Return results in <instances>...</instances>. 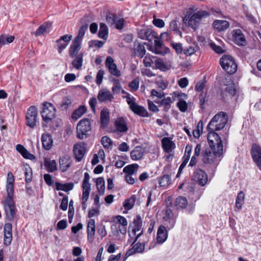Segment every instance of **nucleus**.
I'll return each mask as SVG.
<instances>
[{
	"instance_id": "nucleus-27",
	"label": "nucleus",
	"mask_w": 261,
	"mask_h": 261,
	"mask_svg": "<svg viewBox=\"0 0 261 261\" xmlns=\"http://www.w3.org/2000/svg\"><path fill=\"white\" fill-rule=\"evenodd\" d=\"M41 142L43 147L46 150L51 149L53 146V139L49 134H43L41 136Z\"/></svg>"
},
{
	"instance_id": "nucleus-19",
	"label": "nucleus",
	"mask_w": 261,
	"mask_h": 261,
	"mask_svg": "<svg viewBox=\"0 0 261 261\" xmlns=\"http://www.w3.org/2000/svg\"><path fill=\"white\" fill-rule=\"evenodd\" d=\"M4 243L6 246L10 245L12 240V225L10 223H6L4 226Z\"/></svg>"
},
{
	"instance_id": "nucleus-26",
	"label": "nucleus",
	"mask_w": 261,
	"mask_h": 261,
	"mask_svg": "<svg viewBox=\"0 0 261 261\" xmlns=\"http://www.w3.org/2000/svg\"><path fill=\"white\" fill-rule=\"evenodd\" d=\"M213 27L218 32H222L229 28V23L226 20H215L213 23Z\"/></svg>"
},
{
	"instance_id": "nucleus-57",
	"label": "nucleus",
	"mask_w": 261,
	"mask_h": 261,
	"mask_svg": "<svg viewBox=\"0 0 261 261\" xmlns=\"http://www.w3.org/2000/svg\"><path fill=\"white\" fill-rule=\"evenodd\" d=\"M68 198L67 196H64L62 199L61 203L60 204V208L64 211L67 210L68 208Z\"/></svg>"
},
{
	"instance_id": "nucleus-41",
	"label": "nucleus",
	"mask_w": 261,
	"mask_h": 261,
	"mask_svg": "<svg viewBox=\"0 0 261 261\" xmlns=\"http://www.w3.org/2000/svg\"><path fill=\"white\" fill-rule=\"evenodd\" d=\"M99 38L106 40L108 37V29L106 24L101 23L98 33Z\"/></svg>"
},
{
	"instance_id": "nucleus-8",
	"label": "nucleus",
	"mask_w": 261,
	"mask_h": 261,
	"mask_svg": "<svg viewBox=\"0 0 261 261\" xmlns=\"http://www.w3.org/2000/svg\"><path fill=\"white\" fill-rule=\"evenodd\" d=\"M91 130V122L89 118H83L77 123L76 127V137L83 140L89 136V132Z\"/></svg>"
},
{
	"instance_id": "nucleus-16",
	"label": "nucleus",
	"mask_w": 261,
	"mask_h": 261,
	"mask_svg": "<svg viewBox=\"0 0 261 261\" xmlns=\"http://www.w3.org/2000/svg\"><path fill=\"white\" fill-rule=\"evenodd\" d=\"M145 245L139 242L135 244L131 248L129 249L123 257V261H125L129 256L136 254L142 253L144 251Z\"/></svg>"
},
{
	"instance_id": "nucleus-3",
	"label": "nucleus",
	"mask_w": 261,
	"mask_h": 261,
	"mask_svg": "<svg viewBox=\"0 0 261 261\" xmlns=\"http://www.w3.org/2000/svg\"><path fill=\"white\" fill-rule=\"evenodd\" d=\"M13 197L14 196H7L2 201L5 220L10 222H13L16 215L17 209Z\"/></svg>"
},
{
	"instance_id": "nucleus-18",
	"label": "nucleus",
	"mask_w": 261,
	"mask_h": 261,
	"mask_svg": "<svg viewBox=\"0 0 261 261\" xmlns=\"http://www.w3.org/2000/svg\"><path fill=\"white\" fill-rule=\"evenodd\" d=\"M72 38L71 35H65L56 41L59 53L61 54L66 48Z\"/></svg>"
},
{
	"instance_id": "nucleus-62",
	"label": "nucleus",
	"mask_w": 261,
	"mask_h": 261,
	"mask_svg": "<svg viewBox=\"0 0 261 261\" xmlns=\"http://www.w3.org/2000/svg\"><path fill=\"white\" fill-rule=\"evenodd\" d=\"M171 46L175 49L177 54H181L182 51V47L181 43H172Z\"/></svg>"
},
{
	"instance_id": "nucleus-43",
	"label": "nucleus",
	"mask_w": 261,
	"mask_h": 261,
	"mask_svg": "<svg viewBox=\"0 0 261 261\" xmlns=\"http://www.w3.org/2000/svg\"><path fill=\"white\" fill-rule=\"evenodd\" d=\"M138 168L139 165L137 164H132L125 166L123 171L125 174L133 175Z\"/></svg>"
},
{
	"instance_id": "nucleus-11",
	"label": "nucleus",
	"mask_w": 261,
	"mask_h": 261,
	"mask_svg": "<svg viewBox=\"0 0 261 261\" xmlns=\"http://www.w3.org/2000/svg\"><path fill=\"white\" fill-rule=\"evenodd\" d=\"M38 112L35 106L30 107L27 110L25 115L26 125L31 128H34L37 123Z\"/></svg>"
},
{
	"instance_id": "nucleus-53",
	"label": "nucleus",
	"mask_w": 261,
	"mask_h": 261,
	"mask_svg": "<svg viewBox=\"0 0 261 261\" xmlns=\"http://www.w3.org/2000/svg\"><path fill=\"white\" fill-rule=\"evenodd\" d=\"M87 239L90 243L94 241L95 239V227L91 228L89 229H87Z\"/></svg>"
},
{
	"instance_id": "nucleus-55",
	"label": "nucleus",
	"mask_w": 261,
	"mask_h": 261,
	"mask_svg": "<svg viewBox=\"0 0 261 261\" xmlns=\"http://www.w3.org/2000/svg\"><path fill=\"white\" fill-rule=\"evenodd\" d=\"M156 68L163 71V60L156 57H153Z\"/></svg>"
},
{
	"instance_id": "nucleus-15",
	"label": "nucleus",
	"mask_w": 261,
	"mask_h": 261,
	"mask_svg": "<svg viewBox=\"0 0 261 261\" xmlns=\"http://www.w3.org/2000/svg\"><path fill=\"white\" fill-rule=\"evenodd\" d=\"M105 64L106 67L112 75L116 77H119L121 75L120 71L117 68V65L114 63V60L111 57H107Z\"/></svg>"
},
{
	"instance_id": "nucleus-5",
	"label": "nucleus",
	"mask_w": 261,
	"mask_h": 261,
	"mask_svg": "<svg viewBox=\"0 0 261 261\" xmlns=\"http://www.w3.org/2000/svg\"><path fill=\"white\" fill-rule=\"evenodd\" d=\"M40 113L43 120L42 127L51 126L53 120L56 117V109L54 106L49 102L43 103Z\"/></svg>"
},
{
	"instance_id": "nucleus-50",
	"label": "nucleus",
	"mask_w": 261,
	"mask_h": 261,
	"mask_svg": "<svg viewBox=\"0 0 261 261\" xmlns=\"http://www.w3.org/2000/svg\"><path fill=\"white\" fill-rule=\"evenodd\" d=\"M73 204V200L71 199L69 203V210L68 213V220L70 223L71 222L74 214V208Z\"/></svg>"
},
{
	"instance_id": "nucleus-51",
	"label": "nucleus",
	"mask_w": 261,
	"mask_h": 261,
	"mask_svg": "<svg viewBox=\"0 0 261 261\" xmlns=\"http://www.w3.org/2000/svg\"><path fill=\"white\" fill-rule=\"evenodd\" d=\"M146 50L145 47L142 44H139L135 49V54L140 58H143L145 55Z\"/></svg>"
},
{
	"instance_id": "nucleus-21",
	"label": "nucleus",
	"mask_w": 261,
	"mask_h": 261,
	"mask_svg": "<svg viewBox=\"0 0 261 261\" xmlns=\"http://www.w3.org/2000/svg\"><path fill=\"white\" fill-rule=\"evenodd\" d=\"M14 176L11 172L7 174L6 191L7 196H14Z\"/></svg>"
},
{
	"instance_id": "nucleus-6",
	"label": "nucleus",
	"mask_w": 261,
	"mask_h": 261,
	"mask_svg": "<svg viewBox=\"0 0 261 261\" xmlns=\"http://www.w3.org/2000/svg\"><path fill=\"white\" fill-rule=\"evenodd\" d=\"M228 122L226 113L220 112L216 114L207 126V130L218 131L222 129Z\"/></svg>"
},
{
	"instance_id": "nucleus-20",
	"label": "nucleus",
	"mask_w": 261,
	"mask_h": 261,
	"mask_svg": "<svg viewBox=\"0 0 261 261\" xmlns=\"http://www.w3.org/2000/svg\"><path fill=\"white\" fill-rule=\"evenodd\" d=\"M193 179L201 186H205L207 182L206 174L201 170H196L193 175Z\"/></svg>"
},
{
	"instance_id": "nucleus-40",
	"label": "nucleus",
	"mask_w": 261,
	"mask_h": 261,
	"mask_svg": "<svg viewBox=\"0 0 261 261\" xmlns=\"http://www.w3.org/2000/svg\"><path fill=\"white\" fill-rule=\"evenodd\" d=\"M87 111V108L85 106H81L79 108L73 111L71 117L74 119H77L80 118Z\"/></svg>"
},
{
	"instance_id": "nucleus-64",
	"label": "nucleus",
	"mask_w": 261,
	"mask_h": 261,
	"mask_svg": "<svg viewBox=\"0 0 261 261\" xmlns=\"http://www.w3.org/2000/svg\"><path fill=\"white\" fill-rule=\"evenodd\" d=\"M21 155L25 159L33 160L35 159V156L29 152L27 149L21 154Z\"/></svg>"
},
{
	"instance_id": "nucleus-17",
	"label": "nucleus",
	"mask_w": 261,
	"mask_h": 261,
	"mask_svg": "<svg viewBox=\"0 0 261 261\" xmlns=\"http://www.w3.org/2000/svg\"><path fill=\"white\" fill-rule=\"evenodd\" d=\"M232 39L234 43L239 46H244L246 44V38L241 30L235 29L232 32Z\"/></svg>"
},
{
	"instance_id": "nucleus-34",
	"label": "nucleus",
	"mask_w": 261,
	"mask_h": 261,
	"mask_svg": "<svg viewBox=\"0 0 261 261\" xmlns=\"http://www.w3.org/2000/svg\"><path fill=\"white\" fill-rule=\"evenodd\" d=\"M137 199L136 195H132L130 198L126 199L123 202L125 210L128 211L132 209Z\"/></svg>"
},
{
	"instance_id": "nucleus-37",
	"label": "nucleus",
	"mask_w": 261,
	"mask_h": 261,
	"mask_svg": "<svg viewBox=\"0 0 261 261\" xmlns=\"http://www.w3.org/2000/svg\"><path fill=\"white\" fill-rule=\"evenodd\" d=\"M83 54H80L76 56L72 62V65L77 70H80L83 66Z\"/></svg>"
},
{
	"instance_id": "nucleus-35",
	"label": "nucleus",
	"mask_w": 261,
	"mask_h": 261,
	"mask_svg": "<svg viewBox=\"0 0 261 261\" xmlns=\"http://www.w3.org/2000/svg\"><path fill=\"white\" fill-rule=\"evenodd\" d=\"M25 181L26 185H28L31 183L33 179V172L31 167L28 164L24 166L23 168Z\"/></svg>"
},
{
	"instance_id": "nucleus-2",
	"label": "nucleus",
	"mask_w": 261,
	"mask_h": 261,
	"mask_svg": "<svg viewBox=\"0 0 261 261\" xmlns=\"http://www.w3.org/2000/svg\"><path fill=\"white\" fill-rule=\"evenodd\" d=\"M163 33H161L160 36L158 33L151 29H147L141 30L139 33V37L152 41L154 40V53L156 54H162L163 53L162 37Z\"/></svg>"
},
{
	"instance_id": "nucleus-63",
	"label": "nucleus",
	"mask_w": 261,
	"mask_h": 261,
	"mask_svg": "<svg viewBox=\"0 0 261 261\" xmlns=\"http://www.w3.org/2000/svg\"><path fill=\"white\" fill-rule=\"evenodd\" d=\"M67 221L66 220H62L58 222L57 228L59 230H63L67 227Z\"/></svg>"
},
{
	"instance_id": "nucleus-33",
	"label": "nucleus",
	"mask_w": 261,
	"mask_h": 261,
	"mask_svg": "<svg viewBox=\"0 0 261 261\" xmlns=\"http://www.w3.org/2000/svg\"><path fill=\"white\" fill-rule=\"evenodd\" d=\"M44 165L48 172H54L57 169V163L55 160H50L46 158L44 159Z\"/></svg>"
},
{
	"instance_id": "nucleus-28",
	"label": "nucleus",
	"mask_w": 261,
	"mask_h": 261,
	"mask_svg": "<svg viewBox=\"0 0 261 261\" xmlns=\"http://www.w3.org/2000/svg\"><path fill=\"white\" fill-rule=\"evenodd\" d=\"M115 126L116 130L120 133H124L128 130L127 124L123 117H120L116 119Z\"/></svg>"
},
{
	"instance_id": "nucleus-56",
	"label": "nucleus",
	"mask_w": 261,
	"mask_h": 261,
	"mask_svg": "<svg viewBox=\"0 0 261 261\" xmlns=\"http://www.w3.org/2000/svg\"><path fill=\"white\" fill-rule=\"evenodd\" d=\"M104 44V42L97 40H91L89 42V46L90 47H97L98 48L101 47Z\"/></svg>"
},
{
	"instance_id": "nucleus-10",
	"label": "nucleus",
	"mask_w": 261,
	"mask_h": 261,
	"mask_svg": "<svg viewBox=\"0 0 261 261\" xmlns=\"http://www.w3.org/2000/svg\"><path fill=\"white\" fill-rule=\"evenodd\" d=\"M113 222H115V225H112V229L113 227L117 228V233L119 232L121 234H125L126 232V226L127 225V221L126 218L121 215H117L113 218Z\"/></svg>"
},
{
	"instance_id": "nucleus-4",
	"label": "nucleus",
	"mask_w": 261,
	"mask_h": 261,
	"mask_svg": "<svg viewBox=\"0 0 261 261\" xmlns=\"http://www.w3.org/2000/svg\"><path fill=\"white\" fill-rule=\"evenodd\" d=\"M208 130L207 139L210 148L216 154L222 155L224 147L220 137L215 132V130Z\"/></svg>"
},
{
	"instance_id": "nucleus-46",
	"label": "nucleus",
	"mask_w": 261,
	"mask_h": 261,
	"mask_svg": "<svg viewBox=\"0 0 261 261\" xmlns=\"http://www.w3.org/2000/svg\"><path fill=\"white\" fill-rule=\"evenodd\" d=\"M88 29V24H85L81 26L80 28L77 36L74 38L77 40L82 41L83 38L84 37L85 33Z\"/></svg>"
},
{
	"instance_id": "nucleus-30",
	"label": "nucleus",
	"mask_w": 261,
	"mask_h": 261,
	"mask_svg": "<svg viewBox=\"0 0 261 261\" xmlns=\"http://www.w3.org/2000/svg\"><path fill=\"white\" fill-rule=\"evenodd\" d=\"M100 127L105 128L110 122V115L107 110H102L100 112Z\"/></svg>"
},
{
	"instance_id": "nucleus-54",
	"label": "nucleus",
	"mask_w": 261,
	"mask_h": 261,
	"mask_svg": "<svg viewBox=\"0 0 261 261\" xmlns=\"http://www.w3.org/2000/svg\"><path fill=\"white\" fill-rule=\"evenodd\" d=\"M140 83V79L136 77L129 84V87L132 91H136L138 90Z\"/></svg>"
},
{
	"instance_id": "nucleus-22",
	"label": "nucleus",
	"mask_w": 261,
	"mask_h": 261,
	"mask_svg": "<svg viewBox=\"0 0 261 261\" xmlns=\"http://www.w3.org/2000/svg\"><path fill=\"white\" fill-rule=\"evenodd\" d=\"M72 161L70 156L68 154L63 155L59 160V165L61 171L65 172L70 168Z\"/></svg>"
},
{
	"instance_id": "nucleus-61",
	"label": "nucleus",
	"mask_w": 261,
	"mask_h": 261,
	"mask_svg": "<svg viewBox=\"0 0 261 261\" xmlns=\"http://www.w3.org/2000/svg\"><path fill=\"white\" fill-rule=\"evenodd\" d=\"M177 107L181 112H185L187 110L188 105L187 102L182 100H180L177 103Z\"/></svg>"
},
{
	"instance_id": "nucleus-12",
	"label": "nucleus",
	"mask_w": 261,
	"mask_h": 261,
	"mask_svg": "<svg viewBox=\"0 0 261 261\" xmlns=\"http://www.w3.org/2000/svg\"><path fill=\"white\" fill-rule=\"evenodd\" d=\"M87 143L84 142H79L73 146V152L76 162H80L83 159L86 152Z\"/></svg>"
},
{
	"instance_id": "nucleus-1",
	"label": "nucleus",
	"mask_w": 261,
	"mask_h": 261,
	"mask_svg": "<svg viewBox=\"0 0 261 261\" xmlns=\"http://www.w3.org/2000/svg\"><path fill=\"white\" fill-rule=\"evenodd\" d=\"M210 13L203 10L194 11V8H190L183 18V22L194 30L198 29L203 19L208 17Z\"/></svg>"
},
{
	"instance_id": "nucleus-32",
	"label": "nucleus",
	"mask_w": 261,
	"mask_h": 261,
	"mask_svg": "<svg viewBox=\"0 0 261 261\" xmlns=\"http://www.w3.org/2000/svg\"><path fill=\"white\" fill-rule=\"evenodd\" d=\"M51 23L47 22L41 25L34 33L36 36H40L45 33H48L50 31V29L51 27Z\"/></svg>"
},
{
	"instance_id": "nucleus-13",
	"label": "nucleus",
	"mask_w": 261,
	"mask_h": 261,
	"mask_svg": "<svg viewBox=\"0 0 261 261\" xmlns=\"http://www.w3.org/2000/svg\"><path fill=\"white\" fill-rule=\"evenodd\" d=\"M175 148L174 143L171 141L170 138L164 137V156L167 161L172 160L173 157V150Z\"/></svg>"
},
{
	"instance_id": "nucleus-39",
	"label": "nucleus",
	"mask_w": 261,
	"mask_h": 261,
	"mask_svg": "<svg viewBox=\"0 0 261 261\" xmlns=\"http://www.w3.org/2000/svg\"><path fill=\"white\" fill-rule=\"evenodd\" d=\"M14 36L9 35H2L0 36V48L4 45L12 43L14 40Z\"/></svg>"
},
{
	"instance_id": "nucleus-31",
	"label": "nucleus",
	"mask_w": 261,
	"mask_h": 261,
	"mask_svg": "<svg viewBox=\"0 0 261 261\" xmlns=\"http://www.w3.org/2000/svg\"><path fill=\"white\" fill-rule=\"evenodd\" d=\"M55 186L56 189L57 191H63L65 192L72 190L74 188V184L72 182L62 184L60 182H56Z\"/></svg>"
},
{
	"instance_id": "nucleus-45",
	"label": "nucleus",
	"mask_w": 261,
	"mask_h": 261,
	"mask_svg": "<svg viewBox=\"0 0 261 261\" xmlns=\"http://www.w3.org/2000/svg\"><path fill=\"white\" fill-rule=\"evenodd\" d=\"M188 204L186 198L184 197L179 196L176 199L175 205L178 208H185Z\"/></svg>"
},
{
	"instance_id": "nucleus-23",
	"label": "nucleus",
	"mask_w": 261,
	"mask_h": 261,
	"mask_svg": "<svg viewBox=\"0 0 261 261\" xmlns=\"http://www.w3.org/2000/svg\"><path fill=\"white\" fill-rule=\"evenodd\" d=\"M222 155H217L210 150H205L202 153V161L205 164L213 163L217 157H220Z\"/></svg>"
},
{
	"instance_id": "nucleus-58",
	"label": "nucleus",
	"mask_w": 261,
	"mask_h": 261,
	"mask_svg": "<svg viewBox=\"0 0 261 261\" xmlns=\"http://www.w3.org/2000/svg\"><path fill=\"white\" fill-rule=\"evenodd\" d=\"M153 57L150 55H146L144 60L143 63L145 67H151L152 62H153Z\"/></svg>"
},
{
	"instance_id": "nucleus-47",
	"label": "nucleus",
	"mask_w": 261,
	"mask_h": 261,
	"mask_svg": "<svg viewBox=\"0 0 261 261\" xmlns=\"http://www.w3.org/2000/svg\"><path fill=\"white\" fill-rule=\"evenodd\" d=\"M101 143L105 148L109 149L112 147V141L107 136H103L101 139Z\"/></svg>"
},
{
	"instance_id": "nucleus-52",
	"label": "nucleus",
	"mask_w": 261,
	"mask_h": 261,
	"mask_svg": "<svg viewBox=\"0 0 261 261\" xmlns=\"http://www.w3.org/2000/svg\"><path fill=\"white\" fill-rule=\"evenodd\" d=\"M230 83L227 85L226 91L229 93L230 96H234L236 95L237 90L233 82L230 81Z\"/></svg>"
},
{
	"instance_id": "nucleus-24",
	"label": "nucleus",
	"mask_w": 261,
	"mask_h": 261,
	"mask_svg": "<svg viewBox=\"0 0 261 261\" xmlns=\"http://www.w3.org/2000/svg\"><path fill=\"white\" fill-rule=\"evenodd\" d=\"M134 227L131 232L128 233L129 237L132 238L135 237L136 234V232L139 231L142 226V220L140 215H137L136 217L134 219L133 222Z\"/></svg>"
},
{
	"instance_id": "nucleus-29",
	"label": "nucleus",
	"mask_w": 261,
	"mask_h": 261,
	"mask_svg": "<svg viewBox=\"0 0 261 261\" xmlns=\"http://www.w3.org/2000/svg\"><path fill=\"white\" fill-rule=\"evenodd\" d=\"M130 158L134 161H137L142 158L144 154V149L140 146H136L130 152Z\"/></svg>"
},
{
	"instance_id": "nucleus-59",
	"label": "nucleus",
	"mask_w": 261,
	"mask_h": 261,
	"mask_svg": "<svg viewBox=\"0 0 261 261\" xmlns=\"http://www.w3.org/2000/svg\"><path fill=\"white\" fill-rule=\"evenodd\" d=\"M103 74L104 72L102 70H99L97 73L96 77V83L97 84V85H100L101 84Z\"/></svg>"
},
{
	"instance_id": "nucleus-42",
	"label": "nucleus",
	"mask_w": 261,
	"mask_h": 261,
	"mask_svg": "<svg viewBox=\"0 0 261 261\" xmlns=\"http://www.w3.org/2000/svg\"><path fill=\"white\" fill-rule=\"evenodd\" d=\"M112 24L117 29L121 30L124 27V19L117 16H113Z\"/></svg>"
},
{
	"instance_id": "nucleus-48",
	"label": "nucleus",
	"mask_w": 261,
	"mask_h": 261,
	"mask_svg": "<svg viewBox=\"0 0 261 261\" xmlns=\"http://www.w3.org/2000/svg\"><path fill=\"white\" fill-rule=\"evenodd\" d=\"M90 183L82 182V196L89 197L90 192L91 191Z\"/></svg>"
},
{
	"instance_id": "nucleus-14",
	"label": "nucleus",
	"mask_w": 261,
	"mask_h": 261,
	"mask_svg": "<svg viewBox=\"0 0 261 261\" xmlns=\"http://www.w3.org/2000/svg\"><path fill=\"white\" fill-rule=\"evenodd\" d=\"M251 153L253 161L261 170V146L257 144H253Z\"/></svg>"
},
{
	"instance_id": "nucleus-49",
	"label": "nucleus",
	"mask_w": 261,
	"mask_h": 261,
	"mask_svg": "<svg viewBox=\"0 0 261 261\" xmlns=\"http://www.w3.org/2000/svg\"><path fill=\"white\" fill-rule=\"evenodd\" d=\"M156 244L163 243V225H161L158 228L156 234Z\"/></svg>"
},
{
	"instance_id": "nucleus-7",
	"label": "nucleus",
	"mask_w": 261,
	"mask_h": 261,
	"mask_svg": "<svg viewBox=\"0 0 261 261\" xmlns=\"http://www.w3.org/2000/svg\"><path fill=\"white\" fill-rule=\"evenodd\" d=\"M222 68L229 74L236 72L238 65L234 59L230 55H223L220 60Z\"/></svg>"
},
{
	"instance_id": "nucleus-38",
	"label": "nucleus",
	"mask_w": 261,
	"mask_h": 261,
	"mask_svg": "<svg viewBox=\"0 0 261 261\" xmlns=\"http://www.w3.org/2000/svg\"><path fill=\"white\" fill-rule=\"evenodd\" d=\"M96 187L99 195H102L105 191V181L102 177H98L96 181Z\"/></svg>"
},
{
	"instance_id": "nucleus-60",
	"label": "nucleus",
	"mask_w": 261,
	"mask_h": 261,
	"mask_svg": "<svg viewBox=\"0 0 261 261\" xmlns=\"http://www.w3.org/2000/svg\"><path fill=\"white\" fill-rule=\"evenodd\" d=\"M97 233L100 236L101 239L105 237L107 234L105 226L101 225L98 228Z\"/></svg>"
},
{
	"instance_id": "nucleus-44",
	"label": "nucleus",
	"mask_w": 261,
	"mask_h": 261,
	"mask_svg": "<svg viewBox=\"0 0 261 261\" xmlns=\"http://www.w3.org/2000/svg\"><path fill=\"white\" fill-rule=\"evenodd\" d=\"M245 196V194L242 191L240 192L238 195L236 202V206L239 210L242 208V205L244 203Z\"/></svg>"
},
{
	"instance_id": "nucleus-25",
	"label": "nucleus",
	"mask_w": 261,
	"mask_h": 261,
	"mask_svg": "<svg viewBox=\"0 0 261 261\" xmlns=\"http://www.w3.org/2000/svg\"><path fill=\"white\" fill-rule=\"evenodd\" d=\"M81 41L76 39L72 41L69 49V55L70 57L73 58L77 55L81 48Z\"/></svg>"
},
{
	"instance_id": "nucleus-9",
	"label": "nucleus",
	"mask_w": 261,
	"mask_h": 261,
	"mask_svg": "<svg viewBox=\"0 0 261 261\" xmlns=\"http://www.w3.org/2000/svg\"><path fill=\"white\" fill-rule=\"evenodd\" d=\"M136 99H126L130 110L135 114L142 117L150 116L147 111L142 106L138 105L135 101Z\"/></svg>"
},
{
	"instance_id": "nucleus-36",
	"label": "nucleus",
	"mask_w": 261,
	"mask_h": 261,
	"mask_svg": "<svg viewBox=\"0 0 261 261\" xmlns=\"http://www.w3.org/2000/svg\"><path fill=\"white\" fill-rule=\"evenodd\" d=\"M172 199L171 197H168L166 200V204L167 205V209L166 211V216L169 219H170V222L171 221L173 222V220H171L173 217V214L171 210L172 207Z\"/></svg>"
}]
</instances>
